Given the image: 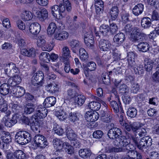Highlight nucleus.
Returning a JSON list of instances; mask_svg holds the SVG:
<instances>
[{"label":"nucleus","mask_w":159,"mask_h":159,"mask_svg":"<svg viewBox=\"0 0 159 159\" xmlns=\"http://www.w3.org/2000/svg\"><path fill=\"white\" fill-rule=\"evenodd\" d=\"M53 144L55 147L59 149L62 147L63 142L62 141L57 138H55L53 140Z\"/></svg>","instance_id":"8fccbe9b"},{"label":"nucleus","mask_w":159,"mask_h":159,"mask_svg":"<svg viewBox=\"0 0 159 159\" xmlns=\"http://www.w3.org/2000/svg\"><path fill=\"white\" fill-rule=\"evenodd\" d=\"M67 94L70 98H75L78 94L75 89H70L67 91Z\"/></svg>","instance_id":"864d4df0"},{"label":"nucleus","mask_w":159,"mask_h":159,"mask_svg":"<svg viewBox=\"0 0 159 159\" xmlns=\"http://www.w3.org/2000/svg\"><path fill=\"white\" fill-rule=\"evenodd\" d=\"M40 25L37 22L32 23L29 27V30L31 33L35 35L38 34L40 32Z\"/></svg>","instance_id":"f3484780"},{"label":"nucleus","mask_w":159,"mask_h":159,"mask_svg":"<svg viewBox=\"0 0 159 159\" xmlns=\"http://www.w3.org/2000/svg\"><path fill=\"white\" fill-rule=\"evenodd\" d=\"M69 36L68 33L64 31H62L60 33H56L54 38L57 40H61V39H66Z\"/></svg>","instance_id":"c9c22d12"},{"label":"nucleus","mask_w":159,"mask_h":159,"mask_svg":"<svg viewBox=\"0 0 159 159\" xmlns=\"http://www.w3.org/2000/svg\"><path fill=\"white\" fill-rule=\"evenodd\" d=\"M44 78L43 74L42 71L38 72L34 74L31 79L32 84L37 86L42 83Z\"/></svg>","instance_id":"0eeeda50"},{"label":"nucleus","mask_w":159,"mask_h":159,"mask_svg":"<svg viewBox=\"0 0 159 159\" xmlns=\"http://www.w3.org/2000/svg\"><path fill=\"white\" fill-rule=\"evenodd\" d=\"M85 117L87 121L93 122L98 119L99 118V115L96 111H88L85 114Z\"/></svg>","instance_id":"1a4fd4ad"},{"label":"nucleus","mask_w":159,"mask_h":159,"mask_svg":"<svg viewBox=\"0 0 159 159\" xmlns=\"http://www.w3.org/2000/svg\"><path fill=\"white\" fill-rule=\"evenodd\" d=\"M114 39L116 40H125V35L123 33H118L115 35Z\"/></svg>","instance_id":"69168bd1"},{"label":"nucleus","mask_w":159,"mask_h":159,"mask_svg":"<svg viewBox=\"0 0 159 159\" xmlns=\"http://www.w3.org/2000/svg\"><path fill=\"white\" fill-rule=\"evenodd\" d=\"M139 89V85L138 83H134L132 84L131 91L132 93H136Z\"/></svg>","instance_id":"4d7b16f0"},{"label":"nucleus","mask_w":159,"mask_h":159,"mask_svg":"<svg viewBox=\"0 0 159 159\" xmlns=\"http://www.w3.org/2000/svg\"><path fill=\"white\" fill-rule=\"evenodd\" d=\"M35 49L34 48H31L29 50L26 49H22L21 51V54L24 56L27 57H34L36 55Z\"/></svg>","instance_id":"412c9836"},{"label":"nucleus","mask_w":159,"mask_h":159,"mask_svg":"<svg viewBox=\"0 0 159 159\" xmlns=\"http://www.w3.org/2000/svg\"><path fill=\"white\" fill-rule=\"evenodd\" d=\"M54 46V42L52 41H51L45 43V47L42 48V50L50 51L53 49Z\"/></svg>","instance_id":"c03bdc74"},{"label":"nucleus","mask_w":159,"mask_h":159,"mask_svg":"<svg viewBox=\"0 0 159 159\" xmlns=\"http://www.w3.org/2000/svg\"><path fill=\"white\" fill-rule=\"evenodd\" d=\"M142 124L139 122H135L131 124L132 129L134 132L137 131L139 130L140 127L143 126Z\"/></svg>","instance_id":"603ef678"},{"label":"nucleus","mask_w":159,"mask_h":159,"mask_svg":"<svg viewBox=\"0 0 159 159\" xmlns=\"http://www.w3.org/2000/svg\"><path fill=\"white\" fill-rule=\"evenodd\" d=\"M25 92L24 89L21 86H18L13 88V93L16 98L21 97L23 96Z\"/></svg>","instance_id":"2eb2a0df"},{"label":"nucleus","mask_w":159,"mask_h":159,"mask_svg":"<svg viewBox=\"0 0 159 159\" xmlns=\"http://www.w3.org/2000/svg\"><path fill=\"white\" fill-rule=\"evenodd\" d=\"M66 133L68 138L70 140H75L76 137V134L69 126L66 127Z\"/></svg>","instance_id":"bb28decb"},{"label":"nucleus","mask_w":159,"mask_h":159,"mask_svg":"<svg viewBox=\"0 0 159 159\" xmlns=\"http://www.w3.org/2000/svg\"><path fill=\"white\" fill-rule=\"evenodd\" d=\"M112 57L115 60H118V59H120V53L118 52V51L117 50V49H115L114 50H112Z\"/></svg>","instance_id":"e2e57ef3"},{"label":"nucleus","mask_w":159,"mask_h":159,"mask_svg":"<svg viewBox=\"0 0 159 159\" xmlns=\"http://www.w3.org/2000/svg\"><path fill=\"white\" fill-rule=\"evenodd\" d=\"M101 106L100 103L95 101L90 102L89 104V107L90 109L95 111L99 110Z\"/></svg>","instance_id":"e433bc0d"},{"label":"nucleus","mask_w":159,"mask_h":159,"mask_svg":"<svg viewBox=\"0 0 159 159\" xmlns=\"http://www.w3.org/2000/svg\"><path fill=\"white\" fill-rule=\"evenodd\" d=\"M62 147L66 152L68 154H72L74 153L73 147L69 144L67 142H64L63 143Z\"/></svg>","instance_id":"72a5a7b5"},{"label":"nucleus","mask_w":159,"mask_h":159,"mask_svg":"<svg viewBox=\"0 0 159 159\" xmlns=\"http://www.w3.org/2000/svg\"><path fill=\"white\" fill-rule=\"evenodd\" d=\"M124 30L125 32H130L131 31L134 32L135 31L136 32H139L140 31L139 29L137 27H133L132 25L130 24H127L125 25Z\"/></svg>","instance_id":"a19ab883"},{"label":"nucleus","mask_w":159,"mask_h":159,"mask_svg":"<svg viewBox=\"0 0 159 159\" xmlns=\"http://www.w3.org/2000/svg\"><path fill=\"white\" fill-rule=\"evenodd\" d=\"M55 115L61 120H63L67 118L66 115L64 112L63 110L61 109H57Z\"/></svg>","instance_id":"473e14b6"},{"label":"nucleus","mask_w":159,"mask_h":159,"mask_svg":"<svg viewBox=\"0 0 159 159\" xmlns=\"http://www.w3.org/2000/svg\"><path fill=\"white\" fill-rule=\"evenodd\" d=\"M80 58L83 62L87 61L88 59V53L86 50L83 48L80 49L79 51Z\"/></svg>","instance_id":"393cba45"},{"label":"nucleus","mask_w":159,"mask_h":159,"mask_svg":"<svg viewBox=\"0 0 159 159\" xmlns=\"http://www.w3.org/2000/svg\"><path fill=\"white\" fill-rule=\"evenodd\" d=\"M5 71L7 75H10L17 72L18 68L15 65L12 63L7 64L5 67Z\"/></svg>","instance_id":"ddd939ff"},{"label":"nucleus","mask_w":159,"mask_h":159,"mask_svg":"<svg viewBox=\"0 0 159 159\" xmlns=\"http://www.w3.org/2000/svg\"><path fill=\"white\" fill-rule=\"evenodd\" d=\"M159 62V59L156 58L155 59H151L149 58H146L144 60V67L147 71H151L153 67V66L157 65Z\"/></svg>","instance_id":"6e6552de"},{"label":"nucleus","mask_w":159,"mask_h":159,"mask_svg":"<svg viewBox=\"0 0 159 159\" xmlns=\"http://www.w3.org/2000/svg\"><path fill=\"white\" fill-rule=\"evenodd\" d=\"M122 132L120 129L116 127H114L109 130L107 135L110 139H116L120 136Z\"/></svg>","instance_id":"9b49d317"},{"label":"nucleus","mask_w":159,"mask_h":159,"mask_svg":"<svg viewBox=\"0 0 159 159\" xmlns=\"http://www.w3.org/2000/svg\"><path fill=\"white\" fill-rule=\"evenodd\" d=\"M15 139L16 141L18 143L24 145L31 141V137L28 132L22 131H19L17 133L15 136Z\"/></svg>","instance_id":"20e7f679"},{"label":"nucleus","mask_w":159,"mask_h":159,"mask_svg":"<svg viewBox=\"0 0 159 159\" xmlns=\"http://www.w3.org/2000/svg\"><path fill=\"white\" fill-rule=\"evenodd\" d=\"M137 111L136 109L134 107H130L127 111V116L131 118H134L137 115Z\"/></svg>","instance_id":"58836bf2"},{"label":"nucleus","mask_w":159,"mask_h":159,"mask_svg":"<svg viewBox=\"0 0 159 159\" xmlns=\"http://www.w3.org/2000/svg\"><path fill=\"white\" fill-rule=\"evenodd\" d=\"M56 101V98L53 96L47 98L44 102V106L45 107H49L53 106Z\"/></svg>","instance_id":"6ab92c4d"},{"label":"nucleus","mask_w":159,"mask_h":159,"mask_svg":"<svg viewBox=\"0 0 159 159\" xmlns=\"http://www.w3.org/2000/svg\"><path fill=\"white\" fill-rule=\"evenodd\" d=\"M53 128L55 133L59 135H61L64 133L63 129L57 124H54Z\"/></svg>","instance_id":"09e8293b"},{"label":"nucleus","mask_w":159,"mask_h":159,"mask_svg":"<svg viewBox=\"0 0 159 159\" xmlns=\"http://www.w3.org/2000/svg\"><path fill=\"white\" fill-rule=\"evenodd\" d=\"M24 111L27 114H30L34 111L35 105L32 103H29L24 106Z\"/></svg>","instance_id":"b1692460"},{"label":"nucleus","mask_w":159,"mask_h":159,"mask_svg":"<svg viewBox=\"0 0 159 159\" xmlns=\"http://www.w3.org/2000/svg\"><path fill=\"white\" fill-rule=\"evenodd\" d=\"M143 10V5L140 3L136 5L133 8L132 12L135 16H138L142 12Z\"/></svg>","instance_id":"a878e982"},{"label":"nucleus","mask_w":159,"mask_h":159,"mask_svg":"<svg viewBox=\"0 0 159 159\" xmlns=\"http://www.w3.org/2000/svg\"><path fill=\"white\" fill-rule=\"evenodd\" d=\"M133 67L134 73L136 74L140 75L143 74L144 72V70L143 69V66L142 65H139L138 66H136V64L135 66H131Z\"/></svg>","instance_id":"37998d69"},{"label":"nucleus","mask_w":159,"mask_h":159,"mask_svg":"<svg viewBox=\"0 0 159 159\" xmlns=\"http://www.w3.org/2000/svg\"><path fill=\"white\" fill-rule=\"evenodd\" d=\"M153 81L156 83H159V70L153 73L152 76Z\"/></svg>","instance_id":"680f3d73"},{"label":"nucleus","mask_w":159,"mask_h":159,"mask_svg":"<svg viewBox=\"0 0 159 159\" xmlns=\"http://www.w3.org/2000/svg\"><path fill=\"white\" fill-rule=\"evenodd\" d=\"M57 29L56 25L54 23L52 22L49 25L48 30L47 33L48 35H52L55 32Z\"/></svg>","instance_id":"49530a36"},{"label":"nucleus","mask_w":159,"mask_h":159,"mask_svg":"<svg viewBox=\"0 0 159 159\" xmlns=\"http://www.w3.org/2000/svg\"><path fill=\"white\" fill-rule=\"evenodd\" d=\"M47 114V110L45 107L41 106H39L37 108L34 116L37 117L36 118H43L46 116Z\"/></svg>","instance_id":"f8f14e48"},{"label":"nucleus","mask_w":159,"mask_h":159,"mask_svg":"<svg viewBox=\"0 0 159 159\" xmlns=\"http://www.w3.org/2000/svg\"><path fill=\"white\" fill-rule=\"evenodd\" d=\"M39 59L43 61L48 62L50 61V54L46 52H42L40 55Z\"/></svg>","instance_id":"ea45409f"},{"label":"nucleus","mask_w":159,"mask_h":159,"mask_svg":"<svg viewBox=\"0 0 159 159\" xmlns=\"http://www.w3.org/2000/svg\"><path fill=\"white\" fill-rule=\"evenodd\" d=\"M48 16V12L45 8L42 9L40 11L37 12V16L41 21H43L46 20Z\"/></svg>","instance_id":"aec40b11"},{"label":"nucleus","mask_w":159,"mask_h":159,"mask_svg":"<svg viewBox=\"0 0 159 159\" xmlns=\"http://www.w3.org/2000/svg\"><path fill=\"white\" fill-rule=\"evenodd\" d=\"M129 140L124 136H120L115 139L113 142L114 146L119 147V148L114 147H109L108 151L109 152H120L124 151L126 149L129 150L131 149L130 146L132 145L129 144Z\"/></svg>","instance_id":"f257e3e1"},{"label":"nucleus","mask_w":159,"mask_h":159,"mask_svg":"<svg viewBox=\"0 0 159 159\" xmlns=\"http://www.w3.org/2000/svg\"><path fill=\"white\" fill-rule=\"evenodd\" d=\"M99 45L101 50L106 51L109 48L110 44L106 40H101L99 42Z\"/></svg>","instance_id":"f704fd0d"},{"label":"nucleus","mask_w":159,"mask_h":159,"mask_svg":"<svg viewBox=\"0 0 159 159\" xmlns=\"http://www.w3.org/2000/svg\"><path fill=\"white\" fill-rule=\"evenodd\" d=\"M34 140L35 145L40 148H44L48 144L45 137L40 134L36 135L34 137Z\"/></svg>","instance_id":"39448f33"},{"label":"nucleus","mask_w":159,"mask_h":159,"mask_svg":"<svg viewBox=\"0 0 159 159\" xmlns=\"http://www.w3.org/2000/svg\"><path fill=\"white\" fill-rule=\"evenodd\" d=\"M140 137L145 135L147 133L146 130L144 128L140 127L136 132Z\"/></svg>","instance_id":"0e129e2a"},{"label":"nucleus","mask_w":159,"mask_h":159,"mask_svg":"<svg viewBox=\"0 0 159 159\" xmlns=\"http://www.w3.org/2000/svg\"><path fill=\"white\" fill-rule=\"evenodd\" d=\"M85 100V97L82 95H78L75 98V106L76 107V105L78 106H82L84 103Z\"/></svg>","instance_id":"7c9ffc66"},{"label":"nucleus","mask_w":159,"mask_h":159,"mask_svg":"<svg viewBox=\"0 0 159 159\" xmlns=\"http://www.w3.org/2000/svg\"><path fill=\"white\" fill-rule=\"evenodd\" d=\"M138 46L139 48L143 52L147 51L149 48V45L147 43H140Z\"/></svg>","instance_id":"3c124183"},{"label":"nucleus","mask_w":159,"mask_h":159,"mask_svg":"<svg viewBox=\"0 0 159 159\" xmlns=\"http://www.w3.org/2000/svg\"><path fill=\"white\" fill-rule=\"evenodd\" d=\"M135 54L133 52H129L127 55V60L129 65L130 66H135Z\"/></svg>","instance_id":"4be33fe9"},{"label":"nucleus","mask_w":159,"mask_h":159,"mask_svg":"<svg viewBox=\"0 0 159 159\" xmlns=\"http://www.w3.org/2000/svg\"><path fill=\"white\" fill-rule=\"evenodd\" d=\"M14 156L17 159H25L26 156L25 153L22 150H18L16 151Z\"/></svg>","instance_id":"4c0bfd02"},{"label":"nucleus","mask_w":159,"mask_h":159,"mask_svg":"<svg viewBox=\"0 0 159 159\" xmlns=\"http://www.w3.org/2000/svg\"><path fill=\"white\" fill-rule=\"evenodd\" d=\"M80 156L84 159H89L92 152L89 149L87 148L81 149L79 152Z\"/></svg>","instance_id":"a211bd4d"},{"label":"nucleus","mask_w":159,"mask_h":159,"mask_svg":"<svg viewBox=\"0 0 159 159\" xmlns=\"http://www.w3.org/2000/svg\"><path fill=\"white\" fill-rule=\"evenodd\" d=\"M103 134V132L100 130H97L94 132L93 136L94 138L100 139L101 138Z\"/></svg>","instance_id":"052dcab7"},{"label":"nucleus","mask_w":159,"mask_h":159,"mask_svg":"<svg viewBox=\"0 0 159 159\" xmlns=\"http://www.w3.org/2000/svg\"><path fill=\"white\" fill-rule=\"evenodd\" d=\"M140 137L137 134L132 136V139L135 145L142 151H147V148L152 144V140L151 138L146 136L143 137L139 140Z\"/></svg>","instance_id":"f03ea898"},{"label":"nucleus","mask_w":159,"mask_h":159,"mask_svg":"<svg viewBox=\"0 0 159 159\" xmlns=\"http://www.w3.org/2000/svg\"><path fill=\"white\" fill-rule=\"evenodd\" d=\"M63 3H61L59 6L55 5L52 7V13L54 17L59 16V18L62 17V13L65 11L66 8L67 11L69 12L72 9L71 3L69 0H62Z\"/></svg>","instance_id":"7ed1b4c3"},{"label":"nucleus","mask_w":159,"mask_h":159,"mask_svg":"<svg viewBox=\"0 0 159 159\" xmlns=\"http://www.w3.org/2000/svg\"><path fill=\"white\" fill-rule=\"evenodd\" d=\"M96 68V65L95 63L93 61L89 62L87 65V70L90 71H93Z\"/></svg>","instance_id":"6e6d98bb"},{"label":"nucleus","mask_w":159,"mask_h":159,"mask_svg":"<svg viewBox=\"0 0 159 159\" xmlns=\"http://www.w3.org/2000/svg\"><path fill=\"white\" fill-rule=\"evenodd\" d=\"M70 46L72 48L79 47L80 42L78 40H71L70 42Z\"/></svg>","instance_id":"338daca9"},{"label":"nucleus","mask_w":159,"mask_h":159,"mask_svg":"<svg viewBox=\"0 0 159 159\" xmlns=\"http://www.w3.org/2000/svg\"><path fill=\"white\" fill-rule=\"evenodd\" d=\"M22 17L23 20L25 21H29L32 19L33 16L31 12L29 11H25L22 14Z\"/></svg>","instance_id":"79ce46f5"},{"label":"nucleus","mask_w":159,"mask_h":159,"mask_svg":"<svg viewBox=\"0 0 159 159\" xmlns=\"http://www.w3.org/2000/svg\"><path fill=\"white\" fill-rule=\"evenodd\" d=\"M112 157L110 156V157H107V155L105 154H101V155H99L97 156L95 159H112Z\"/></svg>","instance_id":"774afa93"},{"label":"nucleus","mask_w":159,"mask_h":159,"mask_svg":"<svg viewBox=\"0 0 159 159\" xmlns=\"http://www.w3.org/2000/svg\"><path fill=\"white\" fill-rule=\"evenodd\" d=\"M69 118L70 121L73 123L79 120L76 114L74 112H71L69 114Z\"/></svg>","instance_id":"5fc2aeb1"},{"label":"nucleus","mask_w":159,"mask_h":159,"mask_svg":"<svg viewBox=\"0 0 159 159\" xmlns=\"http://www.w3.org/2000/svg\"><path fill=\"white\" fill-rule=\"evenodd\" d=\"M151 19L147 17L143 18L141 21V25L144 29L149 27L151 25Z\"/></svg>","instance_id":"cd10ccee"},{"label":"nucleus","mask_w":159,"mask_h":159,"mask_svg":"<svg viewBox=\"0 0 159 159\" xmlns=\"http://www.w3.org/2000/svg\"><path fill=\"white\" fill-rule=\"evenodd\" d=\"M140 32V30L139 32L134 31V32H132V33H131L129 35V38L133 40H138V35Z\"/></svg>","instance_id":"13d9d810"},{"label":"nucleus","mask_w":159,"mask_h":159,"mask_svg":"<svg viewBox=\"0 0 159 159\" xmlns=\"http://www.w3.org/2000/svg\"><path fill=\"white\" fill-rule=\"evenodd\" d=\"M18 114H14L11 118H7V117H3L2 120L5 125L7 127H10L16 124L17 121Z\"/></svg>","instance_id":"423d86ee"},{"label":"nucleus","mask_w":159,"mask_h":159,"mask_svg":"<svg viewBox=\"0 0 159 159\" xmlns=\"http://www.w3.org/2000/svg\"><path fill=\"white\" fill-rule=\"evenodd\" d=\"M126 150V156L122 159H141L142 157L140 154L137 151L133 150Z\"/></svg>","instance_id":"9d476101"},{"label":"nucleus","mask_w":159,"mask_h":159,"mask_svg":"<svg viewBox=\"0 0 159 159\" xmlns=\"http://www.w3.org/2000/svg\"><path fill=\"white\" fill-rule=\"evenodd\" d=\"M9 86L6 83H4L0 86V93L3 95H6L9 92Z\"/></svg>","instance_id":"2f4dec72"},{"label":"nucleus","mask_w":159,"mask_h":159,"mask_svg":"<svg viewBox=\"0 0 159 159\" xmlns=\"http://www.w3.org/2000/svg\"><path fill=\"white\" fill-rule=\"evenodd\" d=\"M2 134L1 139L4 143H8L11 142V136L9 133L5 131H2Z\"/></svg>","instance_id":"c85d7f7f"},{"label":"nucleus","mask_w":159,"mask_h":159,"mask_svg":"<svg viewBox=\"0 0 159 159\" xmlns=\"http://www.w3.org/2000/svg\"><path fill=\"white\" fill-rule=\"evenodd\" d=\"M94 5L96 13L97 14L102 13L104 10L103 2L102 0H96Z\"/></svg>","instance_id":"dca6fc26"},{"label":"nucleus","mask_w":159,"mask_h":159,"mask_svg":"<svg viewBox=\"0 0 159 159\" xmlns=\"http://www.w3.org/2000/svg\"><path fill=\"white\" fill-rule=\"evenodd\" d=\"M110 103L111 106L116 113H117L119 111V107L121 108V104L120 101L118 104L114 101L111 102Z\"/></svg>","instance_id":"de8ad7c7"},{"label":"nucleus","mask_w":159,"mask_h":159,"mask_svg":"<svg viewBox=\"0 0 159 159\" xmlns=\"http://www.w3.org/2000/svg\"><path fill=\"white\" fill-rule=\"evenodd\" d=\"M58 89V85L54 83L48 84L45 86L46 90L51 93L57 91Z\"/></svg>","instance_id":"5701e85b"},{"label":"nucleus","mask_w":159,"mask_h":159,"mask_svg":"<svg viewBox=\"0 0 159 159\" xmlns=\"http://www.w3.org/2000/svg\"><path fill=\"white\" fill-rule=\"evenodd\" d=\"M100 31L103 35L106 36L109 33V27L108 25L103 24L100 27Z\"/></svg>","instance_id":"a18cd8bd"},{"label":"nucleus","mask_w":159,"mask_h":159,"mask_svg":"<svg viewBox=\"0 0 159 159\" xmlns=\"http://www.w3.org/2000/svg\"><path fill=\"white\" fill-rule=\"evenodd\" d=\"M61 56L60 57V60L63 62L68 61L70 56V51L68 47L65 46L61 50Z\"/></svg>","instance_id":"4468645a"},{"label":"nucleus","mask_w":159,"mask_h":159,"mask_svg":"<svg viewBox=\"0 0 159 159\" xmlns=\"http://www.w3.org/2000/svg\"><path fill=\"white\" fill-rule=\"evenodd\" d=\"M118 27L115 24L112 23L110 25L109 32L112 34L115 33L118 30Z\"/></svg>","instance_id":"bf43d9fd"},{"label":"nucleus","mask_w":159,"mask_h":159,"mask_svg":"<svg viewBox=\"0 0 159 159\" xmlns=\"http://www.w3.org/2000/svg\"><path fill=\"white\" fill-rule=\"evenodd\" d=\"M119 10L117 6L112 7L111 9L110 13L113 20H115L118 17Z\"/></svg>","instance_id":"c756f323"}]
</instances>
